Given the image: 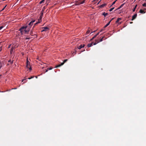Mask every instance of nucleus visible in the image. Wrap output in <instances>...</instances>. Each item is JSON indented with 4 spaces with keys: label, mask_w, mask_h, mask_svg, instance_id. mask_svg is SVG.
<instances>
[{
    "label": "nucleus",
    "mask_w": 146,
    "mask_h": 146,
    "mask_svg": "<svg viewBox=\"0 0 146 146\" xmlns=\"http://www.w3.org/2000/svg\"><path fill=\"white\" fill-rule=\"evenodd\" d=\"M35 21V20H34L31 21L29 24V28H31V27L33 25V23Z\"/></svg>",
    "instance_id": "6"
},
{
    "label": "nucleus",
    "mask_w": 146,
    "mask_h": 146,
    "mask_svg": "<svg viewBox=\"0 0 146 146\" xmlns=\"http://www.w3.org/2000/svg\"><path fill=\"white\" fill-rule=\"evenodd\" d=\"M100 1H99L98 2V3H97V4H98L99 3H100Z\"/></svg>",
    "instance_id": "40"
},
{
    "label": "nucleus",
    "mask_w": 146,
    "mask_h": 146,
    "mask_svg": "<svg viewBox=\"0 0 146 146\" xmlns=\"http://www.w3.org/2000/svg\"><path fill=\"white\" fill-rule=\"evenodd\" d=\"M114 9V8H111V9H110V10H109V11H111L113 9Z\"/></svg>",
    "instance_id": "26"
},
{
    "label": "nucleus",
    "mask_w": 146,
    "mask_h": 146,
    "mask_svg": "<svg viewBox=\"0 0 146 146\" xmlns=\"http://www.w3.org/2000/svg\"><path fill=\"white\" fill-rule=\"evenodd\" d=\"M135 9L134 8V9H133V12H134L135 11Z\"/></svg>",
    "instance_id": "32"
},
{
    "label": "nucleus",
    "mask_w": 146,
    "mask_h": 146,
    "mask_svg": "<svg viewBox=\"0 0 146 146\" xmlns=\"http://www.w3.org/2000/svg\"><path fill=\"white\" fill-rule=\"evenodd\" d=\"M139 12L141 13H145V12L143 10H142V9H140L139 11Z\"/></svg>",
    "instance_id": "13"
},
{
    "label": "nucleus",
    "mask_w": 146,
    "mask_h": 146,
    "mask_svg": "<svg viewBox=\"0 0 146 146\" xmlns=\"http://www.w3.org/2000/svg\"><path fill=\"white\" fill-rule=\"evenodd\" d=\"M8 62H10V64H12V63H13V61H11V60H9Z\"/></svg>",
    "instance_id": "22"
},
{
    "label": "nucleus",
    "mask_w": 146,
    "mask_h": 146,
    "mask_svg": "<svg viewBox=\"0 0 146 146\" xmlns=\"http://www.w3.org/2000/svg\"><path fill=\"white\" fill-rule=\"evenodd\" d=\"M85 0H76L75 4L76 5H78L84 3Z\"/></svg>",
    "instance_id": "2"
},
{
    "label": "nucleus",
    "mask_w": 146,
    "mask_h": 146,
    "mask_svg": "<svg viewBox=\"0 0 146 146\" xmlns=\"http://www.w3.org/2000/svg\"><path fill=\"white\" fill-rule=\"evenodd\" d=\"M47 71H48V70H46V72H47Z\"/></svg>",
    "instance_id": "45"
},
{
    "label": "nucleus",
    "mask_w": 146,
    "mask_h": 146,
    "mask_svg": "<svg viewBox=\"0 0 146 146\" xmlns=\"http://www.w3.org/2000/svg\"><path fill=\"white\" fill-rule=\"evenodd\" d=\"M137 5H135V8H135L136 9V7L137 6Z\"/></svg>",
    "instance_id": "37"
},
{
    "label": "nucleus",
    "mask_w": 146,
    "mask_h": 146,
    "mask_svg": "<svg viewBox=\"0 0 146 146\" xmlns=\"http://www.w3.org/2000/svg\"><path fill=\"white\" fill-rule=\"evenodd\" d=\"M95 31H94L93 32H94ZM92 33H93V32Z\"/></svg>",
    "instance_id": "46"
},
{
    "label": "nucleus",
    "mask_w": 146,
    "mask_h": 146,
    "mask_svg": "<svg viewBox=\"0 0 146 146\" xmlns=\"http://www.w3.org/2000/svg\"><path fill=\"white\" fill-rule=\"evenodd\" d=\"M4 9H5V8H3V9L2 10H1V11H3V10H4Z\"/></svg>",
    "instance_id": "39"
},
{
    "label": "nucleus",
    "mask_w": 146,
    "mask_h": 146,
    "mask_svg": "<svg viewBox=\"0 0 146 146\" xmlns=\"http://www.w3.org/2000/svg\"><path fill=\"white\" fill-rule=\"evenodd\" d=\"M26 66L27 68L29 69L30 70H32V68L30 65V63L29 61L28 58L27 59Z\"/></svg>",
    "instance_id": "3"
},
{
    "label": "nucleus",
    "mask_w": 146,
    "mask_h": 146,
    "mask_svg": "<svg viewBox=\"0 0 146 146\" xmlns=\"http://www.w3.org/2000/svg\"><path fill=\"white\" fill-rule=\"evenodd\" d=\"M52 69V67H51V68H49L48 69H49V70H51Z\"/></svg>",
    "instance_id": "33"
},
{
    "label": "nucleus",
    "mask_w": 146,
    "mask_h": 146,
    "mask_svg": "<svg viewBox=\"0 0 146 146\" xmlns=\"http://www.w3.org/2000/svg\"><path fill=\"white\" fill-rule=\"evenodd\" d=\"M3 26H1L0 27V30H1V29H2L3 28Z\"/></svg>",
    "instance_id": "29"
},
{
    "label": "nucleus",
    "mask_w": 146,
    "mask_h": 146,
    "mask_svg": "<svg viewBox=\"0 0 146 146\" xmlns=\"http://www.w3.org/2000/svg\"><path fill=\"white\" fill-rule=\"evenodd\" d=\"M44 1V0H42L41 1H40L39 3L41 4Z\"/></svg>",
    "instance_id": "24"
},
{
    "label": "nucleus",
    "mask_w": 146,
    "mask_h": 146,
    "mask_svg": "<svg viewBox=\"0 0 146 146\" xmlns=\"http://www.w3.org/2000/svg\"><path fill=\"white\" fill-rule=\"evenodd\" d=\"M116 1H114V2H113L112 4V5H113V4H115V2H116Z\"/></svg>",
    "instance_id": "30"
},
{
    "label": "nucleus",
    "mask_w": 146,
    "mask_h": 146,
    "mask_svg": "<svg viewBox=\"0 0 146 146\" xmlns=\"http://www.w3.org/2000/svg\"><path fill=\"white\" fill-rule=\"evenodd\" d=\"M2 67V63L1 62V61H0V69Z\"/></svg>",
    "instance_id": "23"
},
{
    "label": "nucleus",
    "mask_w": 146,
    "mask_h": 146,
    "mask_svg": "<svg viewBox=\"0 0 146 146\" xmlns=\"http://www.w3.org/2000/svg\"><path fill=\"white\" fill-rule=\"evenodd\" d=\"M124 4V3H123V4H122V5H121L119 7V8H118V9H120V8H121V7H122L123 6V5Z\"/></svg>",
    "instance_id": "20"
},
{
    "label": "nucleus",
    "mask_w": 146,
    "mask_h": 146,
    "mask_svg": "<svg viewBox=\"0 0 146 146\" xmlns=\"http://www.w3.org/2000/svg\"><path fill=\"white\" fill-rule=\"evenodd\" d=\"M67 59H66V60H64V61L63 62H62L61 64H58L57 66H55V68H58V67H60V66H61L62 65L64 64V63L65 62L67 61Z\"/></svg>",
    "instance_id": "4"
},
{
    "label": "nucleus",
    "mask_w": 146,
    "mask_h": 146,
    "mask_svg": "<svg viewBox=\"0 0 146 146\" xmlns=\"http://www.w3.org/2000/svg\"><path fill=\"white\" fill-rule=\"evenodd\" d=\"M95 37H94V36L92 39V40L94 38H95Z\"/></svg>",
    "instance_id": "38"
},
{
    "label": "nucleus",
    "mask_w": 146,
    "mask_h": 146,
    "mask_svg": "<svg viewBox=\"0 0 146 146\" xmlns=\"http://www.w3.org/2000/svg\"><path fill=\"white\" fill-rule=\"evenodd\" d=\"M90 31L89 30H88L87 31L86 33L87 34H89L90 33Z\"/></svg>",
    "instance_id": "27"
},
{
    "label": "nucleus",
    "mask_w": 146,
    "mask_h": 146,
    "mask_svg": "<svg viewBox=\"0 0 146 146\" xmlns=\"http://www.w3.org/2000/svg\"><path fill=\"white\" fill-rule=\"evenodd\" d=\"M98 41V40H96L95 42L93 43V45H95L96 44H97L98 43V42H97Z\"/></svg>",
    "instance_id": "19"
},
{
    "label": "nucleus",
    "mask_w": 146,
    "mask_h": 146,
    "mask_svg": "<svg viewBox=\"0 0 146 146\" xmlns=\"http://www.w3.org/2000/svg\"><path fill=\"white\" fill-rule=\"evenodd\" d=\"M42 30L41 31L42 32L46 31L49 30V28L47 27H43L42 28Z\"/></svg>",
    "instance_id": "5"
},
{
    "label": "nucleus",
    "mask_w": 146,
    "mask_h": 146,
    "mask_svg": "<svg viewBox=\"0 0 146 146\" xmlns=\"http://www.w3.org/2000/svg\"><path fill=\"white\" fill-rule=\"evenodd\" d=\"M143 6L144 7H146V3H144L143 5Z\"/></svg>",
    "instance_id": "25"
},
{
    "label": "nucleus",
    "mask_w": 146,
    "mask_h": 146,
    "mask_svg": "<svg viewBox=\"0 0 146 146\" xmlns=\"http://www.w3.org/2000/svg\"><path fill=\"white\" fill-rule=\"evenodd\" d=\"M104 37V36L101 39H100V40H98V41H97V42H102L103 40V38Z\"/></svg>",
    "instance_id": "12"
},
{
    "label": "nucleus",
    "mask_w": 146,
    "mask_h": 146,
    "mask_svg": "<svg viewBox=\"0 0 146 146\" xmlns=\"http://www.w3.org/2000/svg\"><path fill=\"white\" fill-rule=\"evenodd\" d=\"M121 20V18H118V19H117V21H116V23H118V22L119 21Z\"/></svg>",
    "instance_id": "15"
},
{
    "label": "nucleus",
    "mask_w": 146,
    "mask_h": 146,
    "mask_svg": "<svg viewBox=\"0 0 146 146\" xmlns=\"http://www.w3.org/2000/svg\"><path fill=\"white\" fill-rule=\"evenodd\" d=\"M29 29H28L27 26H23L19 30L22 35L27 34L29 31Z\"/></svg>",
    "instance_id": "1"
},
{
    "label": "nucleus",
    "mask_w": 146,
    "mask_h": 146,
    "mask_svg": "<svg viewBox=\"0 0 146 146\" xmlns=\"http://www.w3.org/2000/svg\"><path fill=\"white\" fill-rule=\"evenodd\" d=\"M42 17H41V16H40V19L38 20V22L36 23L35 24H38V23H40L41 21V19H42Z\"/></svg>",
    "instance_id": "9"
},
{
    "label": "nucleus",
    "mask_w": 146,
    "mask_h": 146,
    "mask_svg": "<svg viewBox=\"0 0 146 146\" xmlns=\"http://www.w3.org/2000/svg\"><path fill=\"white\" fill-rule=\"evenodd\" d=\"M34 76H31V77H30V78H28V79H32V78H34Z\"/></svg>",
    "instance_id": "28"
},
{
    "label": "nucleus",
    "mask_w": 146,
    "mask_h": 146,
    "mask_svg": "<svg viewBox=\"0 0 146 146\" xmlns=\"http://www.w3.org/2000/svg\"><path fill=\"white\" fill-rule=\"evenodd\" d=\"M102 31V30L101 31H100L99 32H98L97 34L94 37H96L97 36L99 33L100 32H101Z\"/></svg>",
    "instance_id": "21"
},
{
    "label": "nucleus",
    "mask_w": 146,
    "mask_h": 146,
    "mask_svg": "<svg viewBox=\"0 0 146 146\" xmlns=\"http://www.w3.org/2000/svg\"><path fill=\"white\" fill-rule=\"evenodd\" d=\"M43 13H42L41 15L40 16H41V17H42V16H43Z\"/></svg>",
    "instance_id": "34"
},
{
    "label": "nucleus",
    "mask_w": 146,
    "mask_h": 146,
    "mask_svg": "<svg viewBox=\"0 0 146 146\" xmlns=\"http://www.w3.org/2000/svg\"><path fill=\"white\" fill-rule=\"evenodd\" d=\"M98 0H94L93 1V3H94V4H96V3H97V1H98Z\"/></svg>",
    "instance_id": "16"
},
{
    "label": "nucleus",
    "mask_w": 146,
    "mask_h": 146,
    "mask_svg": "<svg viewBox=\"0 0 146 146\" xmlns=\"http://www.w3.org/2000/svg\"><path fill=\"white\" fill-rule=\"evenodd\" d=\"M85 45L84 44H81L80 46H79L78 47V48L79 49H80L81 48H82L84 47V46Z\"/></svg>",
    "instance_id": "7"
},
{
    "label": "nucleus",
    "mask_w": 146,
    "mask_h": 146,
    "mask_svg": "<svg viewBox=\"0 0 146 146\" xmlns=\"http://www.w3.org/2000/svg\"><path fill=\"white\" fill-rule=\"evenodd\" d=\"M11 46V44L10 45H9V47H8V48H9Z\"/></svg>",
    "instance_id": "35"
},
{
    "label": "nucleus",
    "mask_w": 146,
    "mask_h": 146,
    "mask_svg": "<svg viewBox=\"0 0 146 146\" xmlns=\"http://www.w3.org/2000/svg\"><path fill=\"white\" fill-rule=\"evenodd\" d=\"M92 45V43L89 44H88V47H91Z\"/></svg>",
    "instance_id": "18"
},
{
    "label": "nucleus",
    "mask_w": 146,
    "mask_h": 146,
    "mask_svg": "<svg viewBox=\"0 0 146 146\" xmlns=\"http://www.w3.org/2000/svg\"><path fill=\"white\" fill-rule=\"evenodd\" d=\"M50 0H47V1H50Z\"/></svg>",
    "instance_id": "44"
},
{
    "label": "nucleus",
    "mask_w": 146,
    "mask_h": 146,
    "mask_svg": "<svg viewBox=\"0 0 146 146\" xmlns=\"http://www.w3.org/2000/svg\"><path fill=\"white\" fill-rule=\"evenodd\" d=\"M26 79H23L22 80V82H23L24 80H26Z\"/></svg>",
    "instance_id": "36"
},
{
    "label": "nucleus",
    "mask_w": 146,
    "mask_h": 146,
    "mask_svg": "<svg viewBox=\"0 0 146 146\" xmlns=\"http://www.w3.org/2000/svg\"><path fill=\"white\" fill-rule=\"evenodd\" d=\"M15 48V47L12 46V48L11 49V51H10V53L11 54H12V53L13 50Z\"/></svg>",
    "instance_id": "11"
},
{
    "label": "nucleus",
    "mask_w": 146,
    "mask_h": 146,
    "mask_svg": "<svg viewBox=\"0 0 146 146\" xmlns=\"http://www.w3.org/2000/svg\"><path fill=\"white\" fill-rule=\"evenodd\" d=\"M137 16V14H135L132 17V19H131V20L133 21V20H134L136 18V17Z\"/></svg>",
    "instance_id": "8"
},
{
    "label": "nucleus",
    "mask_w": 146,
    "mask_h": 146,
    "mask_svg": "<svg viewBox=\"0 0 146 146\" xmlns=\"http://www.w3.org/2000/svg\"><path fill=\"white\" fill-rule=\"evenodd\" d=\"M2 50V46L0 47V52L1 50Z\"/></svg>",
    "instance_id": "31"
},
{
    "label": "nucleus",
    "mask_w": 146,
    "mask_h": 146,
    "mask_svg": "<svg viewBox=\"0 0 146 146\" xmlns=\"http://www.w3.org/2000/svg\"><path fill=\"white\" fill-rule=\"evenodd\" d=\"M6 6H7V5H5V6L4 7V8H5L6 7Z\"/></svg>",
    "instance_id": "41"
},
{
    "label": "nucleus",
    "mask_w": 146,
    "mask_h": 146,
    "mask_svg": "<svg viewBox=\"0 0 146 146\" xmlns=\"http://www.w3.org/2000/svg\"><path fill=\"white\" fill-rule=\"evenodd\" d=\"M1 75H0V78H1Z\"/></svg>",
    "instance_id": "43"
},
{
    "label": "nucleus",
    "mask_w": 146,
    "mask_h": 146,
    "mask_svg": "<svg viewBox=\"0 0 146 146\" xmlns=\"http://www.w3.org/2000/svg\"><path fill=\"white\" fill-rule=\"evenodd\" d=\"M106 5V4H103L102 5H101L100 6V7H104Z\"/></svg>",
    "instance_id": "17"
},
{
    "label": "nucleus",
    "mask_w": 146,
    "mask_h": 146,
    "mask_svg": "<svg viewBox=\"0 0 146 146\" xmlns=\"http://www.w3.org/2000/svg\"><path fill=\"white\" fill-rule=\"evenodd\" d=\"M113 18H112V19L108 23H107L104 27V28H106V27H107L108 25H109L110 24V22H111V21L113 19Z\"/></svg>",
    "instance_id": "10"
},
{
    "label": "nucleus",
    "mask_w": 146,
    "mask_h": 146,
    "mask_svg": "<svg viewBox=\"0 0 146 146\" xmlns=\"http://www.w3.org/2000/svg\"><path fill=\"white\" fill-rule=\"evenodd\" d=\"M102 15H104L105 17L106 16L108 15V13H106L105 12H104Z\"/></svg>",
    "instance_id": "14"
},
{
    "label": "nucleus",
    "mask_w": 146,
    "mask_h": 146,
    "mask_svg": "<svg viewBox=\"0 0 146 146\" xmlns=\"http://www.w3.org/2000/svg\"><path fill=\"white\" fill-rule=\"evenodd\" d=\"M35 77L36 78H37V76H35Z\"/></svg>",
    "instance_id": "42"
}]
</instances>
